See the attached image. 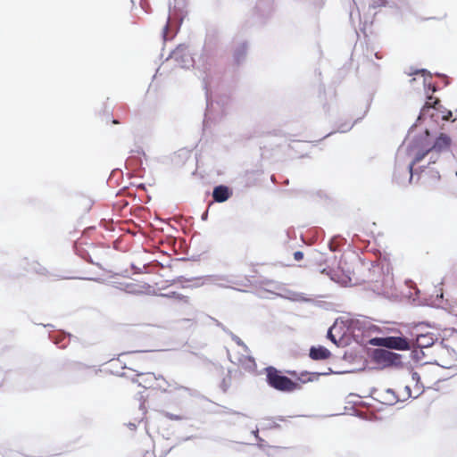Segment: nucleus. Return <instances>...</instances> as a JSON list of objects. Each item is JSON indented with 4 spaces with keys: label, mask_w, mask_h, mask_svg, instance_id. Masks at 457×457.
Masks as SVG:
<instances>
[{
    "label": "nucleus",
    "mask_w": 457,
    "mask_h": 457,
    "mask_svg": "<svg viewBox=\"0 0 457 457\" xmlns=\"http://www.w3.org/2000/svg\"><path fill=\"white\" fill-rule=\"evenodd\" d=\"M383 403L387 405H394L402 401L400 392L394 389H386L383 394Z\"/></svg>",
    "instance_id": "obj_11"
},
{
    "label": "nucleus",
    "mask_w": 457,
    "mask_h": 457,
    "mask_svg": "<svg viewBox=\"0 0 457 457\" xmlns=\"http://www.w3.org/2000/svg\"><path fill=\"white\" fill-rule=\"evenodd\" d=\"M150 288L149 285L146 284H138V283H129L126 285V290L134 295L144 294L148 291Z\"/></svg>",
    "instance_id": "obj_13"
},
{
    "label": "nucleus",
    "mask_w": 457,
    "mask_h": 457,
    "mask_svg": "<svg viewBox=\"0 0 457 457\" xmlns=\"http://www.w3.org/2000/svg\"><path fill=\"white\" fill-rule=\"evenodd\" d=\"M402 401H405L411 397L416 398L422 393V386H419L417 383H411V381L405 385H400L398 386Z\"/></svg>",
    "instance_id": "obj_7"
},
{
    "label": "nucleus",
    "mask_w": 457,
    "mask_h": 457,
    "mask_svg": "<svg viewBox=\"0 0 457 457\" xmlns=\"http://www.w3.org/2000/svg\"><path fill=\"white\" fill-rule=\"evenodd\" d=\"M170 59L178 62L181 67H187L192 62V57L188 51L182 47H177L170 54Z\"/></svg>",
    "instance_id": "obj_8"
},
{
    "label": "nucleus",
    "mask_w": 457,
    "mask_h": 457,
    "mask_svg": "<svg viewBox=\"0 0 457 457\" xmlns=\"http://www.w3.org/2000/svg\"><path fill=\"white\" fill-rule=\"evenodd\" d=\"M230 195L231 193L228 187L226 186H218L214 187L212 192V197L214 201L218 203L227 201L229 198Z\"/></svg>",
    "instance_id": "obj_10"
},
{
    "label": "nucleus",
    "mask_w": 457,
    "mask_h": 457,
    "mask_svg": "<svg viewBox=\"0 0 457 457\" xmlns=\"http://www.w3.org/2000/svg\"><path fill=\"white\" fill-rule=\"evenodd\" d=\"M372 344L378 346L400 351H405L411 348V342L403 337H377L372 340Z\"/></svg>",
    "instance_id": "obj_5"
},
{
    "label": "nucleus",
    "mask_w": 457,
    "mask_h": 457,
    "mask_svg": "<svg viewBox=\"0 0 457 457\" xmlns=\"http://www.w3.org/2000/svg\"><path fill=\"white\" fill-rule=\"evenodd\" d=\"M453 329H454V330H457V328H453Z\"/></svg>",
    "instance_id": "obj_20"
},
{
    "label": "nucleus",
    "mask_w": 457,
    "mask_h": 457,
    "mask_svg": "<svg viewBox=\"0 0 457 457\" xmlns=\"http://www.w3.org/2000/svg\"><path fill=\"white\" fill-rule=\"evenodd\" d=\"M330 355V352L324 346L312 347L310 350V357L312 360H326Z\"/></svg>",
    "instance_id": "obj_12"
},
{
    "label": "nucleus",
    "mask_w": 457,
    "mask_h": 457,
    "mask_svg": "<svg viewBox=\"0 0 457 457\" xmlns=\"http://www.w3.org/2000/svg\"><path fill=\"white\" fill-rule=\"evenodd\" d=\"M294 258L295 261H301L303 258V253L301 251H296L294 253Z\"/></svg>",
    "instance_id": "obj_18"
},
{
    "label": "nucleus",
    "mask_w": 457,
    "mask_h": 457,
    "mask_svg": "<svg viewBox=\"0 0 457 457\" xmlns=\"http://www.w3.org/2000/svg\"><path fill=\"white\" fill-rule=\"evenodd\" d=\"M138 386L156 392H170L173 386L162 376L152 372L139 373L135 379Z\"/></svg>",
    "instance_id": "obj_2"
},
{
    "label": "nucleus",
    "mask_w": 457,
    "mask_h": 457,
    "mask_svg": "<svg viewBox=\"0 0 457 457\" xmlns=\"http://www.w3.org/2000/svg\"><path fill=\"white\" fill-rule=\"evenodd\" d=\"M375 357L378 361L386 363H395L398 359V355L396 353L385 349L376 350Z\"/></svg>",
    "instance_id": "obj_9"
},
{
    "label": "nucleus",
    "mask_w": 457,
    "mask_h": 457,
    "mask_svg": "<svg viewBox=\"0 0 457 457\" xmlns=\"http://www.w3.org/2000/svg\"><path fill=\"white\" fill-rule=\"evenodd\" d=\"M438 381V376L433 373L429 367H421L411 374V383H417L419 386H422V390L425 387L432 386Z\"/></svg>",
    "instance_id": "obj_6"
},
{
    "label": "nucleus",
    "mask_w": 457,
    "mask_h": 457,
    "mask_svg": "<svg viewBox=\"0 0 457 457\" xmlns=\"http://www.w3.org/2000/svg\"><path fill=\"white\" fill-rule=\"evenodd\" d=\"M452 116V112L445 108L441 104L439 99L428 96L427 102L420 110L419 120L429 117L436 122H438L439 120H449Z\"/></svg>",
    "instance_id": "obj_1"
},
{
    "label": "nucleus",
    "mask_w": 457,
    "mask_h": 457,
    "mask_svg": "<svg viewBox=\"0 0 457 457\" xmlns=\"http://www.w3.org/2000/svg\"><path fill=\"white\" fill-rule=\"evenodd\" d=\"M416 345L420 348L429 347L434 345V337L431 334H421L416 338Z\"/></svg>",
    "instance_id": "obj_14"
},
{
    "label": "nucleus",
    "mask_w": 457,
    "mask_h": 457,
    "mask_svg": "<svg viewBox=\"0 0 457 457\" xmlns=\"http://www.w3.org/2000/svg\"><path fill=\"white\" fill-rule=\"evenodd\" d=\"M245 54V46H242L240 50H238L237 53H235V59L237 62L240 61V58L243 57Z\"/></svg>",
    "instance_id": "obj_16"
},
{
    "label": "nucleus",
    "mask_w": 457,
    "mask_h": 457,
    "mask_svg": "<svg viewBox=\"0 0 457 457\" xmlns=\"http://www.w3.org/2000/svg\"><path fill=\"white\" fill-rule=\"evenodd\" d=\"M266 380L270 386L281 392H293L299 387V384L281 374L274 367L266 368Z\"/></svg>",
    "instance_id": "obj_3"
},
{
    "label": "nucleus",
    "mask_w": 457,
    "mask_h": 457,
    "mask_svg": "<svg viewBox=\"0 0 457 457\" xmlns=\"http://www.w3.org/2000/svg\"><path fill=\"white\" fill-rule=\"evenodd\" d=\"M113 124H119V121L117 120H112V121Z\"/></svg>",
    "instance_id": "obj_19"
},
{
    "label": "nucleus",
    "mask_w": 457,
    "mask_h": 457,
    "mask_svg": "<svg viewBox=\"0 0 457 457\" xmlns=\"http://www.w3.org/2000/svg\"><path fill=\"white\" fill-rule=\"evenodd\" d=\"M170 29V17H168L167 22L163 28L162 37L164 40H167L168 31Z\"/></svg>",
    "instance_id": "obj_17"
},
{
    "label": "nucleus",
    "mask_w": 457,
    "mask_h": 457,
    "mask_svg": "<svg viewBox=\"0 0 457 457\" xmlns=\"http://www.w3.org/2000/svg\"><path fill=\"white\" fill-rule=\"evenodd\" d=\"M452 144V140L449 136L446 134L441 133L439 137L436 139L434 145L422 152L417 153L413 162L409 165V171L411 174L413 166L420 162L421 160L425 158L427 154L432 152H436L437 154L447 151L450 149Z\"/></svg>",
    "instance_id": "obj_4"
},
{
    "label": "nucleus",
    "mask_w": 457,
    "mask_h": 457,
    "mask_svg": "<svg viewBox=\"0 0 457 457\" xmlns=\"http://www.w3.org/2000/svg\"><path fill=\"white\" fill-rule=\"evenodd\" d=\"M165 296L173 298L181 306L191 305L190 298L187 295H184L176 292H171L169 295H165Z\"/></svg>",
    "instance_id": "obj_15"
}]
</instances>
